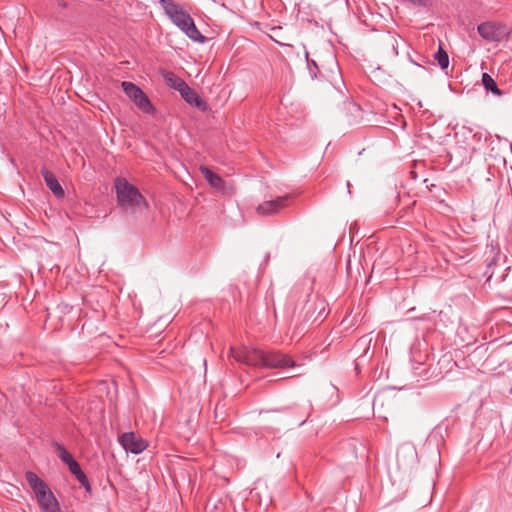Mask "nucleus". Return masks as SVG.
Instances as JSON below:
<instances>
[{
    "label": "nucleus",
    "instance_id": "14",
    "mask_svg": "<svg viewBox=\"0 0 512 512\" xmlns=\"http://www.w3.org/2000/svg\"><path fill=\"white\" fill-rule=\"evenodd\" d=\"M270 37L280 45L291 46L290 42L292 41V37L284 34L281 27H273L271 29Z\"/></svg>",
    "mask_w": 512,
    "mask_h": 512
},
{
    "label": "nucleus",
    "instance_id": "2",
    "mask_svg": "<svg viewBox=\"0 0 512 512\" xmlns=\"http://www.w3.org/2000/svg\"><path fill=\"white\" fill-rule=\"evenodd\" d=\"M163 9L169 18L177 25L191 40L203 43L204 36L196 28L193 19L181 7L168 0H161Z\"/></svg>",
    "mask_w": 512,
    "mask_h": 512
},
{
    "label": "nucleus",
    "instance_id": "15",
    "mask_svg": "<svg viewBox=\"0 0 512 512\" xmlns=\"http://www.w3.org/2000/svg\"><path fill=\"white\" fill-rule=\"evenodd\" d=\"M26 481L30 485V487L33 489L34 493L39 492L40 490L47 487L46 483H44L43 480H41L35 473L33 472H27L25 474Z\"/></svg>",
    "mask_w": 512,
    "mask_h": 512
},
{
    "label": "nucleus",
    "instance_id": "8",
    "mask_svg": "<svg viewBox=\"0 0 512 512\" xmlns=\"http://www.w3.org/2000/svg\"><path fill=\"white\" fill-rule=\"evenodd\" d=\"M35 495L43 512H60L58 502L48 486Z\"/></svg>",
    "mask_w": 512,
    "mask_h": 512
},
{
    "label": "nucleus",
    "instance_id": "12",
    "mask_svg": "<svg viewBox=\"0 0 512 512\" xmlns=\"http://www.w3.org/2000/svg\"><path fill=\"white\" fill-rule=\"evenodd\" d=\"M200 171L211 187L216 189H222L223 180L220 176L213 173L209 168L204 166L200 167Z\"/></svg>",
    "mask_w": 512,
    "mask_h": 512
},
{
    "label": "nucleus",
    "instance_id": "3",
    "mask_svg": "<svg viewBox=\"0 0 512 512\" xmlns=\"http://www.w3.org/2000/svg\"><path fill=\"white\" fill-rule=\"evenodd\" d=\"M229 357L248 366L264 367L265 352L258 348L232 346L230 347Z\"/></svg>",
    "mask_w": 512,
    "mask_h": 512
},
{
    "label": "nucleus",
    "instance_id": "1",
    "mask_svg": "<svg viewBox=\"0 0 512 512\" xmlns=\"http://www.w3.org/2000/svg\"><path fill=\"white\" fill-rule=\"evenodd\" d=\"M117 204L125 212L136 214L148 209V203L139 190L124 178H117L114 183Z\"/></svg>",
    "mask_w": 512,
    "mask_h": 512
},
{
    "label": "nucleus",
    "instance_id": "16",
    "mask_svg": "<svg viewBox=\"0 0 512 512\" xmlns=\"http://www.w3.org/2000/svg\"><path fill=\"white\" fill-rule=\"evenodd\" d=\"M482 84L484 85V87L487 90H490L493 94L501 95V92L498 89L495 81L493 80V78L489 74L483 73V75H482Z\"/></svg>",
    "mask_w": 512,
    "mask_h": 512
},
{
    "label": "nucleus",
    "instance_id": "6",
    "mask_svg": "<svg viewBox=\"0 0 512 512\" xmlns=\"http://www.w3.org/2000/svg\"><path fill=\"white\" fill-rule=\"evenodd\" d=\"M119 442L126 451L134 454L141 453L147 447L146 441L133 432L122 434L119 437Z\"/></svg>",
    "mask_w": 512,
    "mask_h": 512
},
{
    "label": "nucleus",
    "instance_id": "10",
    "mask_svg": "<svg viewBox=\"0 0 512 512\" xmlns=\"http://www.w3.org/2000/svg\"><path fill=\"white\" fill-rule=\"evenodd\" d=\"M42 175L44 177L46 185L51 190V192L58 198L63 197L64 190L62 189L54 174L46 169H43Z\"/></svg>",
    "mask_w": 512,
    "mask_h": 512
},
{
    "label": "nucleus",
    "instance_id": "17",
    "mask_svg": "<svg viewBox=\"0 0 512 512\" xmlns=\"http://www.w3.org/2000/svg\"><path fill=\"white\" fill-rule=\"evenodd\" d=\"M435 59L438 61L439 66L442 69H446L449 65L448 54L443 50L442 46H439V50L435 55Z\"/></svg>",
    "mask_w": 512,
    "mask_h": 512
},
{
    "label": "nucleus",
    "instance_id": "11",
    "mask_svg": "<svg viewBox=\"0 0 512 512\" xmlns=\"http://www.w3.org/2000/svg\"><path fill=\"white\" fill-rule=\"evenodd\" d=\"M284 198H277L276 200L265 201L257 207L258 214L268 215L277 212L284 207Z\"/></svg>",
    "mask_w": 512,
    "mask_h": 512
},
{
    "label": "nucleus",
    "instance_id": "18",
    "mask_svg": "<svg viewBox=\"0 0 512 512\" xmlns=\"http://www.w3.org/2000/svg\"><path fill=\"white\" fill-rule=\"evenodd\" d=\"M56 448H57V451H58V454H59V457L61 458V460L66 463L67 465H69L70 463H72L74 461L72 455L61 445L57 444L56 445Z\"/></svg>",
    "mask_w": 512,
    "mask_h": 512
},
{
    "label": "nucleus",
    "instance_id": "22",
    "mask_svg": "<svg viewBox=\"0 0 512 512\" xmlns=\"http://www.w3.org/2000/svg\"><path fill=\"white\" fill-rule=\"evenodd\" d=\"M412 68L415 70L414 74H417L416 72H420L423 69L419 64L415 62H412Z\"/></svg>",
    "mask_w": 512,
    "mask_h": 512
},
{
    "label": "nucleus",
    "instance_id": "9",
    "mask_svg": "<svg viewBox=\"0 0 512 512\" xmlns=\"http://www.w3.org/2000/svg\"><path fill=\"white\" fill-rule=\"evenodd\" d=\"M179 93L189 105L196 107L201 111L207 110L208 106L206 102L201 99L200 96L188 85H186Z\"/></svg>",
    "mask_w": 512,
    "mask_h": 512
},
{
    "label": "nucleus",
    "instance_id": "4",
    "mask_svg": "<svg viewBox=\"0 0 512 512\" xmlns=\"http://www.w3.org/2000/svg\"><path fill=\"white\" fill-rule=\"evenodd\" d=\"M481 37L490 42H501L507 40L511 33V28L506 24L495 21L481 23L478 28Z\"/></svg>",
    "mask_w": 512,
    "mask_h": 512
},
{
    "label": "nucleus",
    "instance_id": "7",
    "mask_svg": "<svg viewBox=\"0 0 512 512\" xmlns=\"http://www.w3.org/2000/svg\"><path fill=\"white\" fill-rule=\"evenodd\" d=\"M295 362L286 354L277 351L265 352L264 368L293 367Z\"/></svg>",
    "mask_w": 512,
    "mask_h": 512
},
{
    "label": "nucleus",
    "instance_id": "5",
    "mask_svg": "<svg viewBox=\"0 0 512 512\" xmlns=\"http://www.w3.org/2000/svg\"><path fill=\"white\" fill-rule=\"evenodd\" d=\"M125 94L135 103V105L145 113H152L154 107L146 94L132 82H122L121 84Z\"/></svg>",
    "mask_w": 512,
    "mask_h": 512
},
{
    "label": "nucleus",
    "instance_id": "21",
    "mask_svg": "<svg viewBox=\"0 0 512 512\" xmlns=\"http://www.w3.org/2000/svg\"><path fill=\"white\" fill-rule=\"evenodd\" d=\"M68 467L72 474H77L81 470L79 464L75 460L72 463H70Z\"/></svg>",
    "mask_w": 512,
    "mask_h": 512
},
{
    "label": "nucleus",
    "instance_id": "19",
    "mask_svg": "<svg viewBox=\"0 0 512 512\" xmlns=\"http://www.w3.org/2000/svg\"><path fill=\"white\" fill-rule=\"evenodd\" d=\"M370 73L373 76L374 80L377 81L378 83L384 84L386 82V79L383 77L384 71L381 69V67H373Z\"/></svg>",
    "mask_w": 512,
    "mask_h": 512
},
{
    "label": "nucleus",
    "instance_id": "13",
    "mask_svg": "<svg viewBox=\"0 0 512 512\" xmlns=\"http://www.w3.org/2000/svg\"><path fill=\"white\" fill-rule=\"evenodd\" d=\"M163 78L169 87L177 90L178 92L183 90V88L187 85L186 82H184L181 78L172 72H163Z\"/></svg>",
    "mask_w": 512,
    "mask_h": 512
},
{
    "label": "nucleus",
    "instance_id": "20",
    "mask_svg": "<svg viewBox=\"0 0 512 512\" xmlns=\"http://www.w3.org/2000/svg\"><path fill=\"white\" fill-rule=\"evenodd\" d=\"M77 480L86 488L89 489V483L85 476V474L82 472V470L79 471V473L74 474Z\"/></svg>",
    "mask_w": 512,
    "mask_h": 512
}]
</instances>
